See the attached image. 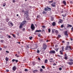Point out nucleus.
<instances>
[{
  "mask_svg": "<svg viewBox=\"0 0 73 73\" xmlns=\"http://www.w3.org/2000/svg\"><path fill=\"white\" fill-rule=\"evenodd\" d=\"M26 23H27V21H24L21 23L19 25V29L22 28H23V26H24Z\"/></svg>",
  "mask_w": 73,
  "mask_h": 73,
  "instance_id": "nucleus-1",
  "label": "nucleus"
},
{
  "mask_svg": "<svg viewBox=\"0 0 73 73\" xmlns=\"http://www.w3.org/2000/svg\"><path fill=\"white\" fill-rule=\"evenodd\" d=\"M46 8H45L44 9V10L45 11H51V8H49V7H48V6H47L46 7Z\"/></svg>",
  "mask_w": 73,
  "mask_h": 73,
  "instance_id": "nucleus-2",
  "label": "nucleus"
},
{
  "mask_svg": "<svg viewBox=\"0 0 73 73\" xmlns=\"http://www.w3.org/2000/svg\"><path fill=\"white\" fill-rule=\"evenodd\" d=\"M69 48L71 50H72L70 46H66V47L65 48V50H69Z\"/></svg>",
  "mask_w": 73,
  "mask_h": 73,
  "instance_id": "nucleus-3",
  "label": "nucleus"
},
{
  "mask_svg": "<svg viewBox=\"0 0 73 73\" xmlns=\"http://www.w3.org/2000/svg\"><path fill=\"white\" fill-rule=\"evenodd\" d=\"M31 28L32 30H33V31L35 30V26H34V25H33V24H31Z\"/></svg>",
  "mask_w": 73,
  "mask_h": 73,
  "instance_id": "nucleus-4",
  "label": "nucleus"
},
{
  "mask_svg": "<svg viewBox=\"0 0 73 73\" xmlns=\"http://www.w3.org/2000/svg\"><path fill=\"white\" fill-rule=\"evenodd\" d=\"M43 48L44 50H45L46 49V45L45 43L43 44Z\"/></svg>",
  "mask_w": 73,
  "mask_h": 73,
  "instance_id": "nucleus-5",
  "label": "nucleus"
},
{
  "mask_svg": "<svg viewBox=\"0 0 73 73\" xmlns=\"http://www.w3.org/2000/svg\"><path fill=\"white\" fill-rule=\"evenodd\" d=\"M8 24L9 26H11V25L12 27H13V24L11 21H9V22Z\"/></svg>",
  "mask_w": 73,
  "mask_h": 73,
  "instance_id": "nucleus-6",
  "label": "nucleus"
},
{
  "mask_svg": "<svg viewBox=\"0 0 73 73\" xmlns=\"http://www.w3.org/2000/svg\"><path fill=\"white\" fill-rule=\"evenodd\" d=\"M56 4V2H54L51 4V5L52 6V7H55Z\"/></svg>",
  "mask_w": 73,
  "mask_h": 73,
  "instance_id": "nucleus-7",
  "label": "nucleus"
},
{
  "mask_svg": "<svg viewBox=\"0 0 73 73\" xmlns=\"http://www.w3.org/2000/svg\"><path fill=\"white\" fill-rule=\"evenodd\" d=\"M49 53H53V54H55V53H56V52L54 50L51 51L49 52Z\"/></svg>",
  "mask_w": 73,
  "mask_h": 73,
  "instance_id": "nucleus-8",
  "label": "nucleus"
},
{
  "mask_svg": "<svg viewBox=\"0 0 73 73\" xmlns=\"http://www.w3.org/2000/svg\"><path fill=\"white\" fill-rule=\"evenodd\" d=\"M12 70L13 71H15L16 70V67L15 66H14L12 68Z\"/></svg>",
  "mask_w": 73,
  "mask_h": 73,
  "instance_id": "nucleus-9",
  "label": "nucleus"
},
{
  "mask_svg": "<svg viewBox=\"0 0 73 73\" xmlns=\"http://www.w3.org/2000/svg\"><path fill=\"white\" fill-rule=\"evenodd\" d=\"M5 20L6 22H8L9 21V17H7L5 19Z\"/></svg>",
  "mask_w": 73,
  "mask_h": 73,
  "instance_id": "nucleus-10",
  "label": "nucleus"
},
{
  "mask_svg": "<svg viewBox=\"0 0 73 73\" xmlns=\"http://www.w3.org/2000/svg\"><path fill=\"white\" fill-rule=\"evenodd\" d=\"M62 23V20L61 19H60L58 22V23L59 24H60L61 23Z\"/></svg>",
  "mask_w": 73,
  "mask_h": 73,
  "instance_id": "nucleus-11",
  "label": "nucleus"
},
{
  "mask_svg": "<svg viewBox=\"0 0 73 73\" xmlns=\"http://www.w3.org/2000/svg\"><path fill=\"white\" fill-rule=\"evenodd\" d=\"M64 35L65 36H68V31H65Z\"/></svg>",
  "mask_w": 73,
  "mask_h": 73,
  "instance_id": "nucleus-12",
  "label": "nucleus"
},
{
  "mask_svg": "<svg viewBox=\"0 0 73 73\" xmlns=\"http://www.w3.org/2000/svg\"><path fill=\"white\" fill-rule=\"evenodd\" d=\"M67 63L68 64H69L70 65H72V64H73V62H68Z\"/></svg>",
  "mask_w": 73,
  "mask_h": 73,
  "instance_id": "nucleus-13",
  "label": "nucleus"
},
{
  "mask_svg": "<svg viewBox=\"0 0 73 73\" xmlns=\"http://www.w3.org/2000/svg\"><path fill=\"white\" fill-rule=\"evenodd\" d=\"M28 14V11H26L25 12V15H26L27 16Z\"/></svg>",
  "mask_w": 73,
  "mask_h": 73,
  "instance_id": "nucleus-14",
  "label": "nucleus"
},
{
  "mask_svg": "<svg viewBox=\"0 0 73 73\" xmlns=\"http://www.w3.org/2000/svg\"><path fill=\"white\" fill-rule=\"evenodd\" d=\"M63 3L65 5H66V2L65 1H63Z\"/></svg>",
  "mask_w": 73,
  "mask_h": 73,
  "instance_id": "nucleus-15",
  "label": "nucleus"
},
{
  "mask_svg": "<svg viewBox=\"0 0 73 73\" xmlns=\"http://www.w3.org/2000/svg\"><path fill=\"white\" fill-rule=\"evenodd\" d=\"M41 32V30H36V31H35V32Z\"/></svg>",
  "mask_w": 73,
  "mask_h": 73,
  "instance_id": "nucleus-16",
  "label": "nucleus"
},
{
  "mask_svg": "<svg viewBox=\"0 0 73 73\" xmlns=\"http://www.w3.org/2000/svg\"><path fill=\"white\" fill-rule=\"evenodd\" d=\"M5 60L6 62H7V61H8V60H9V58L8 57H6Z\"/></svg>",
  "mask_w": 73,
  "mask_h": 73,
  "instance_id": "nucleus-17",
  "label": "nucleus"
},
{
  "mask_svg": "<svg viewBox=\"0 0 73 73\" xmlns=\"http://www.w3.org/2000/svg\"><path fill=\"white\" fill-rule=\"evenodd\" d=\"M72 27V25H70L69 24H68L67 27V28H69V27Z\"/></svg>",
  "mask_w": 73,
  "mask_h": 73,
  "instance_id": "nucleus-18",
  "label": "nucleus"
},
{
  "mask_svg": "<svg viewBox=\"0 0 73 73\" xmlns=\"http://www.w3.org/2000/svg\"><path fill=\"white\" fill-rule=\"evenodd\" d=\"M52 25L53 26H55L56 25V23L55 22H53L52 23Z\"/></svg>",
  "mask_w": 73,
  "mask_h": 73,
  "instance_id": "nucleus-19",
  "label": "nucleus"
},
{
  "mask_svg": "<svg viewBox=\"0 0 73 73\" xmlns=\"http://www.w3.org/2000/svg\"><path fill=\"white\" fill-rule=\"evenodd\" d=\"M2 5L3 6V7H5V6L6 5V3H3Z\"/></svg>",
  "mask_w": 73,
  "mask_h": 73,
  "instance_id": "nucleus-20",
  "label": "nucleus"
},
{
  "mask_svg": "<svg viewBox=\"0 0 73 73\" xmlns=\"http://www.w3.org/2000/svg\"><path fill=\"white\" fill-rule=\"evenodd\" d=\"M47 13L45 11H44L42 13H43V14H46Z\"/></svg>",
  "mask_w": 73,
  "mask_h": 73,
  "instance_id": "nucleus-21",
  "label": "nucleus"
},
{
  "mask_svg": "<svg viewBox=\"0 0 73 73\" xmlns=\"http://www.w3.org/2000/svg\"><path fill=\"white\" fill-rule=\"evenodd\" d=\"M58 48H56L55 49V50L56 51V52H58V50L59 49Z\"/></svg>",
  "mask_w": 73,
  "mask_h": 73,
  "instance_id": "nucleus-22",
  "label": "nucleus"
},
{
  "mask_svg": "<svg viewBox=\"0 0 73 73\" xmlns=\"http://www.w3.org/2000/svg\"><path fill=\"white\" fill-rule=\"evenodd\" d=\"M47 62H48V60L46 59V60H44V62L45 64L47 63Z\"/></svg>",
  "mask_w": 73,
  "mask_h": 73,
  "instance_id": "nucleus-23",
  "label": "nucleus"
},
{
  "mask_svg": "<svg viewBox=\"0 0 73 73\" xmlns=\"http://www.w3.org/2000/svg\"><path fill=\"white\" fill-rule=\"evenodd\" d=\"M40 71L41 72H43V70L42 68H40Z\"/></svg>",
  "mask_w": 73,
  "mask_h": 73,
  "instance_id": "nucleus-24",
  "label": "nucleus"
},
{
  "mask_svg": "<svg viewBox=\"0 0 73 73\" xmlns=\"http://www.w3.org/2000/svg\"><path fill=\"white\" fill-rule=\"evenodd\" d=\"M60 54H63V53H62V51L61 50L60 51Z\"/></svg>",
  "mask_w": 73,
  "mask_h": 73,
  "instance_id": "nucleus-25",
  "label": "nucleus"
},
{
  "mask_svg": "<svg viewBox=\"0 0 73 73\" xmlns=\"http://www.w3.org/2000/svg\"><path fill=\"white\" fill-rule=\"evenodd\" d=\"M50 29H48V33H50Z\"/></svg>",
  "mask_w": 73,
  "mask_h": 73,
  "instance_id": "nucleus-26",
  "label": "nucleus"
},
{
  "mask_svg": "<svg viewBox=\"0 0 73 73\" xmlns=\"http://www.w3.org/2000/svg\"><path fill=\"white\" fill-rule=\"evenodd\" d=\"M69 61L70 62H72V61H73V60L72 59H69Z\"/></svg>",
  "mask_w": 73,
  "mask_h": 73,
  "instance_id": "nucleus-27",
  "label": "nucleus"
},
{
  "mask_svg": "<svg viewBox=\"0 0 73 73\" xmlns=\"http://www.w3.org/2000/svg\"><path fill=\"white\" fill-rule=\"evenodd\" d=\"M42 68L43 69H45V67H44V66H42Z\"/></svg>",
  "mask_w": 73,
  "mask_h": 73,
  "instance_id": "nucleus-28",
  "label": "nucleus"
},
{
  "mask_svg": "<svg viewBox=\"0 0 73 73\" xmlns=\"http://www.w3.org/2000/svg\"><path fill=\"white\" fill-rule=\"evenodd\" d=\"M25 28H23L22 29V31L23 32H25Z\"/></svg>",
  "mask_w": 73,
  "mask_h": 73,
  "instance_id": "nucleus-29",
  "label": "nucleus"
},
{
  "mask_svg": "<svg viewBox=\"0 0 73 73\" xmlns=\"http://www.w3.org/2000/svg\"><path fill=\"white\" fill-rule=\"evenodd\" d=\"M32 64H33V65H35V62H33Z\"/></svg>",
  "mask_w": 73,
  "mask_h": 73,
  "instance_id": "nucleus-30",
  "label": "nucleus"
},
{
  "mask_svg": "<svg viewBox=\"0 0 73 73\" xmlns=\"http://www.w3.org/2000/svg\"><path fill=\"white\" fill-rule=\"evenodd\" d=\"M37 18H40V16L39 15H38L37 16Z\"/></svg>",
  "mask_w": 73,
  "mask_h": 73,
  "instance_id": "nucleus-31",
  "label": "nucleus"
},
{
  "mask_svg": "<svg viewBox=\"0 0 73 73\" xmlns=\"http://www.w3.org/2000/svg\"><path fill=\"white\" fill-rule=\"evenodd\" d=\"M25 72H28V70L27 69H25Z\"/></svg>",
  "mask_w": 73,
  "mask_h": 73,
  "instance_id": "nucleus-32",
  "label": "nucleus"
},
{
  "mask_svg": "<svg viewBox=\"0 0 73 73\" xmlns=\"http://www.w3.org/2000/svg\"><path fill=\"white\" fill-rule=\"evenodd\" d=\"M15 56H17V57H19V56L17 55V54H16L15 55Z\"/></svg>",
  "mask_w": 73,
  "mask_h": 73,
  "instance_id": "nucleus-33",
  "label": "nucleus"
},
{
  "mask_svg": "<svg viewBox=\"0 0 73 73\" xmlns=\"http://www.w3.org/2000/svg\"><path fill=\"white\" fill-rule=\"evenodd\" d=\"M32 38H33L32 36L30 37L29 38L30 40H32Z\"/></svg>",
  "mask_w": 73,
  "mask_h": 73,
  "instance_id": "nucleus-34",
  "label": "nucleus"
},
{
  "mask_svg": "<svg viewBox=\"0 0 73 73\" xmlns=\"http://www.w3.org/2000/svg\"><path fill=\"white\" fill-rule=\"evenodd\" d=\"M55 32L56 33H58V31L57 30H56L55 31Z\"/></svg>",
  "mask_w": 73,
  "mask_h": 73,
  "instance_id": "nucleus-35",
  "label": "nucleus"
},
{
  "mask_svg": "<svg viewBox=\"0 0 73 73\" xmlns=\"http://www.w3.org/2000/svg\"><path fill=\"white\" fill-rule=\"evenodd\" d=\"M27 49H29V45H27Z\"/></svg>",
  "mask_w": 73,
  "mask_h": 73,
  "instance_id": "nucleus-36",
  "label": "nucleus"
},
{
  "mask_svg": "<svg viewBox=\"0 0 73 73\" xmlns=\"http://www.w3.org/2000/svg\"><path fill=\"white\" fill-rule=\"evenodd\" d=\"M64 59H65V60H67V59H68V57L66 56H65L64 57Z\"/></svg>",
  "mask_w": 73,
  "mask_h": 73,
  "instance_id": "nucleus-37",
  "label": "nucleus"
},
{
  "mask_svg": "<svg viewBox=\"0 0 73 73\" xmlns=\"http://www.w3.org/2000/svg\"><path fill=\"white\" fill-rule=\"evenodd\" d=\"M41 36V34L39 33V34L38 35V37H40Z\"/></svg>",
  "mask_w": 73,
  "mask_h": 73,
  "instance_id": "nucleus-38",
  "label": "nucleus"
},
{
  "mask_svg": "<svg viewBox=\"0 0 73 73\" xmlns=\"http://www.w3.org/2000/svg\"><path fill=\"white\" fill-rule=\"evenodd\" d=\"M15 62H17H17H18V60H15Z\"/></svg>",
  "mask_w": 73,
  "mask_h": 73,
  "instance_id": "nucleus-39",
  "label": "nucleus"
},
{
  "mask_svg": "<svg viewBox=\"0 0 73 73\" xmlns=\"http://www.w3.org/2000/svg\"><path fill=\"white\" fill-rule=\"evenodd\" d=\"M12 35L13 36V37H14V38H15V37H16V36H15V35H14V34H12Z\"/></svg>",
  "mask_w": 73,
  "mask_h": 73,
  "instance_id": "nucleus-40",
  "label": "nucleus"
},
{
  "mask_svg": "<svg viewBox=\"0 0 73 73\" xmlns=\"http://www.w3.org/2000/svg\"><path fill=\"white\" fill-rule=\"evenodd\" d=\"M37 53H40V51L38 50L37 51Z\"/></svg>",
  "mask_w": 73,
  "mask_h": 73,
  "instance_id": "nucleus-41",
  "label": "nucleus"
},
{
  "mask_svg": "<svg viewBox=\"0 0 73 73\" xmlns=\"http://www.w3.org/2000/svg\"><path fill=\"white\" fill-rule=\"evenodd\" d=\"M0 42H1L2 43H3V40H0Z\"/></svg>",
  "mask_w": 73,
  "mask_h": 73,
  "instance_id": "nucleus-42",
  "label": "nucleus"
},
{
  "mask_svg": "<svg viewBox=\"0 0 73 73\" xmlns=\"http://www.w3.org/2000/svg\"><path fill=\"white\" fill-rule=\"evenodd\" d=\"M64 27V25H61V28H63Z\"/></svg>",
  "mask_w": 73,
  "mask_h": 73,
  "instance_id": "nucleus-43",
  "label": "nucleus"
},
{
  "mask_svg": "<svg viewBox=\"0 0 73 73\" xmlns=\"http://www.w3.org/2000/svg\"><path fill=\"white\" fill-rule=\"evenodd\" d=\"M62 15L64 17H65L66 16V15Z\"/></svg>",
  "mask_w": 73,
  "mask_h": 73,
  "instance_id": "nucleus-44",
  "label": "nucleus"
},
{
  "mask_svg": "<svg viewBox=\"0 0 73 73\" xmlns=\"http://www.w3.org/2000/svg\"><path fill=\"white\" fill-rule=\"evenodd\" d=\"M59 69L60 70H62V68H60Z\"/></svg>",
  "mask_w": 73,
  "mask_h": 73,
  "instance_id": "nucleus-45",
  "label": "nucleus"
},
{
  "mask_svg": "<svg viewBox=\"0 0 73 73\" xmlns=\"http://www.w3.org/2000/svg\"><path fill=\"white\" fill-rule=\"evenodd\" d=\"M15 61V59H13L12 60V62H14Z\"/></svg>",
  "mask_w": 73,
  "mask_h": 73,
  "instance_id": "nucleus-46",
  "label": "nucleus"
},
{
  "mask_svg": "<svg viewBox=\"0 0 73 73\" xmlns=\"http://www.w3.org/2000/svg\"><path fill=\"white\" fill-rule=\"evenodd\" d=\"M53 1H49V3H52L53 2Z\"/></svg>",
  "mask_w": 73,
  "mask_h": 73,
  "instance_id": "nucleus-47",
  "label": "nucleus"
},
{
  "mask_svg": "<svg viewBox=\"0 0 73 73\" xmlns=\"http://www.w3.org/2000/svg\"><path fill=\"white\" fill-rule=\"evenodd\" d=\"M57 56H58V57H61V56L60 55H57Z\"/></svg>",
  "mask_w": 73,
  "mask_h": 73,
  "instance_id": "nucleus-48",
  "label": "nucleus"
},
{
  "mask_svg": "<svg viewBox=\"0 0 73 73\" xmlns=\"http://www.w3.org/2000/svg\"><path fill=\"white\" fill-rule=\"evenodd\" d=\"M58 37H59V38L61 37V35H58Z\"/></svg>",
  "mask_w": 73,
  "mask_h": 73,
  "instance_id": "nucleus-49",
  "label": "nucleus"
},
{
  "mask_svg": "<svg viewBox=\"0 0 73 73\" xmlns=\"http://www.w3.org/2000/svg\"><path fill=\"white\" fill-rule=\"evenodd\" d=\"M61 48H62V49H64V47L63 46H62L61 47Z\"/></svg>",
  "mask_w": 73,
  "mask_h": 73,
  "instance_id": "nucleus-50",
  "label": "nucleus"
},
{
  "mask_svg": "<svg viewBox=\"0 0 73 73\" xmlns=\"http://www.w3.org/2000/svg\"><path fill=\"white\" fill-rule=\"evenodd\" d=\"M12 1H13V3H15V0H13Z\"/></svg>",
  "mask_w": 73,
  "mask_h": 73,
  "instance_id": "nucleus-51",
  "label": "nucleus"
},
{
  "mask_svg": "<svg viewBox=\"0 0 73 73\" xmlns=\"http://www.w3.org/2000/svg\"><path fill=\"white\" fill-rule=\"evenodd\" d=\"M6 70L7 72H9V70Z\"/></svg>",
  "mask_w": 73,
  "mask_h": 73,
  "instance_id": "nucleus-52",
  "label": "nucleus"
},
{
  "mask_svg": "<svg viewBox=\"0 0 73 73\" xmlns=\"http://www.w3.org/2000/svg\"><path fill=\"white\" fill-rule=\"evenodd\" d=\"M8 37L9 38H11V36L10 35Z\"/></svg>",
  "mask_w": 73,
  "mask_h": 73,
  "instance_id": "nucleus-53",
  "label": "nucleus"
},
{
  "mask_svg": "<svg viewBox=\"0 0 73 73\" xmlns=\"http://www.w3.org/2000/svg\"><path fill=\"white\" fill-rule=\"evenodd\" d=\"M22 12H24V13H25V11H24V10H22Z\"/></svg>",
  "mask_w": 73,
  "mask_h": 73,
  "instance_id": "nucleus-54",
  "label": "nucleus"
},
{
  "mask_svg": "<svg viewBox=\"0 0 73 73\" xmlns=\"http://www.w3.org/2000/svg\"><path fill=\"white\" fill-rule=\"evenodd\" d=\"M6 52H7V53H9V52L7 50L6 51Z\"/></svg>",
  "mask_w": 73,
  "mask_h": 73,
  "instance_id": "nucleus-55",
  "label": "nucleus"
},
{
  "mask_svg": "<svg viewBox=\"0 0 73 73\" xmlns=\"http://www.w3.org/2000/svg\"><path fill=\"white\" fill-rule=\"evenodd\" d=\"M17 53L18 54H20V51H18Z\"/></svg>",
  "mask_w": 73,
  "mask_h": 73,
  "instance_id": "nucleus-56",
  "label": "nucleus"
},
{
  "mask_svg": "<svg viewBox=\"0 0 73 73\" xmlns=\"http://www.w3.org/2000/svg\"><path fill=\"white\" fill-rule=\"evenodd\" d=\"M58 46V45H55V47H57Z\"/></svg>",
  "mask_w": 73,
  "mask_h": 73,
  "instance_id": "nucleus-57",
  "label": "nucleus"
},
{
  "mask_svg": "<svg viewBox=\"0 0 73 73\" xmlns=\"http://www.w3.org/2000/svg\"><path fill=\"white\" fill-rule=\"evenodd\" d=\"M61 51H62V52H64V49H62Z\"/></svg>",
  "mask_w": 73,
  "mask_h": 73,
  "instance_id": "nucleus-58",
  "label": "nucleus"
},
{
  "mask_svg": "<svg viewBox=\"0 0 73 73\" xmlns=\"http://www.w3.org/2000/svg\"><path fill=\"white\" fill-rule=\"evenodd\" d=\"M70 2L71 4H72V3H73V2H72V1H70Z\"/></svg>",
  "mask_w": 73,
  "mask_h": 73,
  "instance_id": "nucleus-59",
  "label": "nucleus"
},
{
  "mask_svg": "<svg viewBox=\"0 0 73 73\" xmlns=\"http://www.w3.org/2000/svg\"><path fill=\"white\" fill-rule=\"evenodd\" d=\"M71 29L72 31H73V27H72V28Z\"/></svg>",
  "mask_w": 73,
  "mask_h": 73,
  "instance_id": "nucleus-60",
  "label": "nucleus"
},
{
  "mask_svg": "<svg viewBox=\"0 0 73 73\" xmlns=\"http://www.w3.org/2000/svg\"><path fill=\"white\" fill-rule=\"evenodd\" d=\"M54 30H52V33H54Z\"/></svg>",
  "mask_w": 73,
  "mask_h": 73,
  "instance_id": "nucleus-61",
  "label": "nucleus"
},
{
  "mask_svg": "<svg viewBox=\"0 0 73 73\" xmlns=\"http://www.w3.org/2000/svg\"><path fill=\"white\" fill-rule=\"evenodd\" d=\"M17 43H18L19 44H20V42H17Z\"/></svg>",
  "mask_w": 73,
  "mask_h": 73,
  "instance_id": "nucleus-62",
  "label": "nucleus"
},
{
  "mask_svg": "<svg viewBox=\"0 0 73 73\" xmlns=\"http://www.w3.org/2000/svg\"><path fill=\"white\" fill-rule=\"evenodd\" d=\"M42 28H45V27L44 26H42Z\"/></svg>",
  "mask_w": 73,
  "mask_h": 73,
  "instance_id": "nucleus-63",
  "label": "nucleus"
},
{
  "mask_svg": "<svg viewBox=\"0 0 73 73\" xmlns=\"http://www.w3.org/2000/svg\"><path fill=\"white\" fill-rule=\"evenodd\" d=\"M50 62H52L53 61V60H50Z\"/></svg>",
  "mask_w": 73,
  "mask_h": 73,
  "instance_id": "nucleus-64",
  "label": "nucleus"
}]
</instances>
